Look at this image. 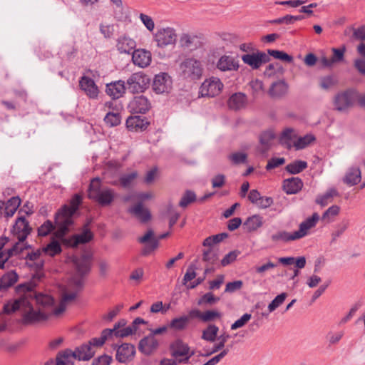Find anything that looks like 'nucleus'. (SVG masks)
<instances>
[{"label":"nucleus","mask_w":365,"mask_h":365,"mask_svg":"<svg viewBox=\"0 0 365 365\" xmlns=\"http://www.w3.org/2000/svg\"><path fill=\"white\" fill-rule=\"evenodd\" d=\"M76 297V293L65 294L59 306L54 308V299L52 297L27 289L19 297L6 303L4 305V312L10 314L19 312L24 324H34L47 319L51 315L61 314L66 309V304Z\"/></svg>","instance_id":"nucleus-1"},{"label":"nucleus","mask_w":365,"mask_h":365,"mask_svg":"<svg viewBox=\"0 0 365 365\" xmlns=\"http://www.w3.org/2000/svg\"><path fill=\"white\" fill-rule=\"evenodd\" d=\"M82 201L78 194H75L70 201V205H64L55 215V223L58 227L56 235L63 237L69 231V227L73 223V216L78 210Z\"/></svg>","instance_id":"nucleus-2"},{"label":"nucleus","mask_w":365,"mask_h":365,"mask_svg":"<svg viewBox=\"0 0 365 365\" xmlns=\"http://www.w3.org/2000/svg\"><path fill=\"white\" fill-rule=\"evenodd\" d=\"M116 196L113 190L102 187L98 178H94L91 180L89 189L88 197L96 201L101 206L110 205Z\"/></svg>","instance_id":"nucleus-3"},{"label":"nucleus","mask_w":365,"mask_h":365,"mask_svg":"<svg viewBox=\"0 0 365 365\" xmlns=\"http://www.w3.org/2000/svg\"><path fill=\"white\" fill-rule=\"evenodd\" d=\"M171 356L173 357V364H187L194 352L190 351V346L181 339H177L170 346Z\"/></svg>","instance_id":"nucleus-4"},{"label":"nucleus","mask_w":365,"mask_h":365,"mask_svg":"<svg viewBox=\"0 0 365 365\" xmlns=\"http://www.w3.org/2000/svg\"><path fill=\"white\" fill-rule=\"evenodd\" d=\"M181 75L190 80H197L202 75V66L200 61L195 58H187L180 65Z\"/></svg>","instance_id":"nucleus-5"},{"label":"nucleus","mask_w":365,"mask_h":365,"mask_svg":"<svg viewBox=\"0 0 365 365\" xmlns=\"http://www.w3.org/2000/svg\"><path fill=\"white\" fill-rule=\"evenodd\" d=\"M170 235V232H165L156 237L154 232L152 230H148L145 234L138 237V242L140 244H144L145 246L141 250L143 256H148L150 255L158 247L159 240H163Z\"/></svg>","instance_id":"nucleus-6"},{"label":"nucleus","mask_w":365,"mask_h":365,"mask_svg":"<svg viewBox=\"0 0 365 365\" xmlns=\"http://www.w3.org/2000/svg\"><path fill=\"white\" fill-rule=\"evenodd\" d=\"M223 83L220 78L212 76L205 79L199 88V97L214 98L222 91Z\"/></svg>","instance_id":"nucleus-7"},{"label":"nucleus","mask_w":365,"mask_h":365,"mask_svg":"<svg viewBox=\"0 0 365 365\" xmlns=\"http://www.w3.org/2000/svg\"><path fill=\"white\" fill-rule=\"evenodd\" d=\"M358 93L356 90L349 88L339 93L334 98L336 108L339 111H344L347 108L352 107L356 99Z\"/></svg>","instance_id":"nucleus-8"},{"label":"nucleus","mask_w":365,"mask_h":365,"mask_svg":"<svg viewBox=\"0 0 365 365\" xmlns=\"http://www.w3.org/2000/svg\"><path fill=\"white\" fill-rule=\"evenodd\" d=\"M150 81V78L142 72L133 73L127 80V88L133 93L145 90Z\"/></svg>","instance_id":"nucleus-9"},{"label":"nucleus","mask_w":365,"mask_h":365,"mask_svg":"<svg viewBox=\"0 0 365 365\" xmlns=\"http://www.w3.org/2000/svg\"><path fill=\"white\" fill-rule=\"evenodd\" d=\"M276 138L275 132L269 129L262 132L259 136V145L257 147V152L262 156H267V153L273 145Z\"/></svg>","instance_id":"nucleus-10"},{"label":"nucleus","mask_w":365,"mask_h":365,"mask_svg":"<svg viewBox=\"0 0 365 365\" xmlns=\"http://www.w3.org/2000/svg\"><path fill=\"white\" fill-rule=\"evenodd\" d=\"M172 88V81L166 73H160L155 76L152 89L156 94L168 93Z\"/></svg>","instance_id":"nucleus-11"},{"label":"nucleus","mask_w":365,"mask_h":365,"mask_svg":"<svg viewBox=\"0 0 365 365\" xmlns=\"http://www.w3.org/2000/svg\"><path fill=\"white\" fill-rule=\"evenodd\" d=\"M242 60L252 69H257L262 64L269 62L270 57L264 52L257 51L256 53L242 55Z\"/></svg>","instance_id":"nucleus-12"},{"label":"nucleus","mask_w":365,"mask_h":365,"mask_svg":"<svg viewBox=\"0 0 365 365\" xmlns=\"http://www.w3.org/2000/svg\"><path fill=\"white\" fill-rule=\"evenodd\" d=\"M131 114H145L151 108L150 101L144 96L133 98L128 105Z\"/></svg>","instance_id":"nucleus-13"},{"label":"nucleus","mask_w":365,"mask_h":365,"mask_svg":"<svg viewBox=\"0 0 365 365\" xmlns=\"http://www.w3.org/2000/svg\"><path fill=\"white\" fill-rule=\"evenodd\" d=\"M176 37L175 30L170 27L160 29L155 34V40L159 47H164L175 43Z\"/></svg>","instance_id":"nucleus-14"},{"label":"nucleus","mask_w":365,"mask_h":365,"mask_svg":"<svg viewBox=\"0 0 365 365\" xmlns=\"http://www.w3.org/2000/svg\"><path fill=\"white\" fill-rule=\"evenodd\" d=\"M114 349H116L115 359L120 363L130 361L135 354V346L129 343H124L120 346L115 345Z\"/></svg>","instance_id":"nucleus-15"},{"label":"nucleus","mask_w":365,"mask_h":365,"mask_svg":"<svg viewBox=\"0 0 365 365\" xmlns=\"http://www.w3.org/2000/svg\"><path fill=\"white\" fill-rule=\"evenodd\" d=\"M31 231V228L29 226V222L24 217L21 216L16 219L13 226V232L17 235L19 241L24 242Z\"/></svg>","instance_id":"nucleus-16"},{"label":"nucleus","mask_w":365,"mask_h":365,"mask_svg":"<svg viewBox=\"0 0 365 365\" xmlns=\"http://www.w3.org/2000/svg\"><path fill=\"white\" fill-rule=\"evenodd\" d=\"M79 86L88 97L92 99L97 98L99 90L92 78L86 76H82L79 80Z\"/></svg>","instance_id":"nucleus-17"},{"label":"nucleus","mask_w":365,"mask_h":365,"mask_svg":"<svg viewBox=\"0 0 365 365\" xmlns=\"http://www.w3.org/2000/svg\"><path fill=\"white\" fill-rule=\"evenodd\" d=\"M75 356L71 349H66L58 353L56 361L50 360L45 365H74Z\"/></svg>","instance_id":"nucleus-18"},{"label":"nucleus","mask_w":365,"mask_h":365,"mask_svg":"<svg viewBox=\"0 0 365 365\" xmlns=\"http://www.w3.org/2000/svg\"><path fill=\"white\" fill-rule=\"evenodd\" d=\"M150 122L143 115H129L126 120V127L130 131H143Z\"/></svg>","instance_id":"nucleus-19"},{"label":"nucleus","mask_w":365,"mask_h":365,"mask_svg":"<svg viewBox=\"0 0 365 365\" xmlns=\"http://www.w3.org/2000/svg\"><path fill=\"white\" fill-rule=\"evenodd\" d=\"M91 262L92 255L91 253H84L79 257H75L73 262L80 276L82 277L90 272Z\"/></svg>","instance_id":"nucleus-20"},{"label":"nucleus","mask_w":365,"mask_h":365,"mask_svg":"<svg viewBox=\"0 0 365 365\" xmlns=\"http://www.w3.org/2000/svg\"><path fill=\"white\" fill-rule=\"evenodd\" d=\"M216 67L221 71H236L239 68V61L235 57L223 55L217 62Z\"/></svg>","instance_id":"nucleus-21"},{"label":"nucleus","mask_w":365,"mask_h":365,"mask_svg":"<svg viewBox=\"0 0 365 365\" xmlns=\"http://www.w3.org/2000/svg\"><path fill=\"white\" fill-rule=\"evenodd\" d=\"M319 220V216L314 212L310 217L303 221L299 225V230L294 231L297 240L303 238L309 233V230L314 227Z\"/></svg>","instance_id":"nucleus-22"},{"label":"nucleus","mask_w":365,"mask_h":365,"mask_svg":"<svg viewBox=\"0 0 365 365\" xmlns=\"http://www.w3.org/2000/svg\"><path fill=\"white\" fill-rule=\"evenodd\" d=\"M151 53L145 49H137L133 51L132 60L135 65L140 68H145L150 65L151 62Z\"/></svg>","instance_id":"nucleus-23"},{"label":"nucleus","mask_w":365,"mask_h":365,"mask_svg":"<svg viewBox=\"0 0 365 365\" xmlns=\"http://www.w3.org/2000/svg\"><path fill=\"white\" fill-rule=\"evenodd\" d=\"M158 341L153 335L149 334L140 341L138 349L144 354L150 355L158 347Z\"/></svg>","instance_id":"nucleus-24"},{"label":"nucleus","mask_w":365,"mask_h":365,"mask_svg":"<svg viewBox=\"0 0 365 365\" xmlns=\"http://www.w3.org/2000/svg\"><path fill=\"white\" fill-rule=\"evenodd\" d=\"M125 86L123 81L119 80L106 85V92L113 99H118L125 92Z\"/></svg>","instance_id":"nucleus-25"},{"label":"nucleus","mask_w":365,"mask_h":365,"mask_svg":"<svg viewBox=\"0 0 365 365\" xmlns=\"http://www.w3.org/2000/svg\"><path fill=\"white\" fill-rule=\"evenodd\" d=\"M297 133L292 128H287L282 130L279 138V143L284 148L290 150L294 147L293 140L297 138Z\"/></svg>","instance_id":"nucleus-26"},{"label":"nucleus","mask_w":365,"mask_h":365,"mask_svg":"<svg viewBox=\"0 0 365 365\" xmlns=\"http://www.w3.org/2000/svg\"><path fill=\"white\" fill-rule=\"evenodd\" d=\"M91 222L88 221L83 226L82 232L80 234H77L73 236V246L76 247L79 244L88 243L93 238V234L89 228Z\"/></svg>","instance_id":"nucleus-27"},{"label":"nucleus","mask_w":365,"mask_h":365,"mask_svg":"<svg viewBox=\"0 0 365 365\" xmlns=\"http://www.w3.org/2000/svg\"><path fill=\"white\" fill-rule=\"evenodd\" d=\"M303 187V182L299 178L292 177L286 179L283 182V188L288 195L296 194L299 192Z\"/></svg>","instance_id":"nucleus-28"},{"label":"nucleus","mask_w":365,"mask_h":365,"mask_svg":"<svg viewBox=\"0 0 365 365\" xmlns=\"http://www.w3.org/2000/svg\"><path fill=\"white\" fill-rule=\"evenodd\" d=\"M247 103V96L242 93H236L232 94L227 102L229 108L235 111L245 108Z\"/></svg>","instance_id":"nucleus-29"},{"label":"nucleus","mask_w":365,"mask_h":365,"mask_svg":"<svg viewBox=\"0 0 365 365\" xmlns=\"http://www.w3.org/2000/svg\"><path fill=\"white\" fill-rule=\"evenodd\" d=\"M361 178V170L358 166L350 167L344 177L343 178V182L349 186H353L357 185Z\"/></svg>","instance_id":"nucleus-30"},{"label":"nucleus","mask_w":365,"mask_h":365,"mask_svg":"<svg viewBox=\"0 0 365 365\" xmlns=\"http://www.w3.org/2000/svg\"><path fill=\"white\" fill-rule=\"evenodd\" d=\"M128 212L143 223L149 221L151 217L150 211L144 207L141 202L130 207Z\"/></svg>","instance_id":"nucleus-31"},{"label":"nucleus","mask_w":365,"mask_h":365,"mask_svg":"<svg viewBox=\"0 0 365 365\" xmlns=\"http://www.w3.org/2000/svg\"><path fill=\"white\" fill-rule=\"evenodd\" d=\"M180 43L182 47L192 51L201 45L200 39L195 35L183 34L180 38Z\"/></svg>","instance_id":"nucleus-32"},{"label":"nucleus","mask_w":365,"mask_h":365,"mask_svg":"<svg viewBox=\"0 0 365 365\" xmlns=\"http://www.w3.org/2000/svg\"><path fill=\"white\" fill-rule=\"evenodd\" d=\"M4 217L7 220L16 212L21 205V199L19 197H12L6 202H4Z\"/></svg>","instance_id":"nucleus-33"},{"label":"nucleus","mask_w":365,"mask_h":365,"mask_svg":"<svg viewBox=\"0 0 365 365\" xmlns=\"http://www.w3.org/2000/svg\"><path fill=\"white\" fill-rule=\"evenodd\" d=\"M73 353L76 355L75 358L79 361L89 360L95 354V349L88 344H82L77 347Z\"/></svg>","instance_id":"nucleus-34"},{"label":"nucleus","mask_w":365,"mask_h":365,"mask_svg":"<svg viewBox=\"0 0 365 365\" xmlns=\"http://www.w3.org/2000/svg\"><path fill=\"white\" fill-rule=\"evenodd\" d=\"M135 46V41L126 36H120L118 38L116 45L118 50L120 53H130L131 52L133 53Z\"/></svg>","instance_id":"nucleus-35"},{"label":"nucleus","mask_w":365,"mask_h":365,"mask_svg":"<svg viewBox=\"0 0 365 365\" xmlns=\"http://www.w3.org/2000/svg\"><path fill=\"white\" fill-rule=\"evenodd\" d=\"M263 217L259 215H254L247 218L243 223V227L247 232L256 231L263 225Z\"/></svg>","instance_id":"nucleus-36"},{"label":"nucleus","mask_w":365,"mask_h":365,"mask_svg":"<svg viewBox=\"0 0 365 365\" xmlns=\"http://www.w3.org/2000/svg\"><path fill=\"white\" fill-rule=\"evenodd\" d=\"M43 253L42 249L36 250L27 254L26 259L28 261H31L33 263L30 264L31 267H34L35 269L38 271L43 269V260L41 259L40 257Z\"/></svg>","instance_id":"nucleus-37"},{"label":"nucleus","mask_w":365,"mask_h":365,"mask_svg":"<svg viewBox=\"0 0 365 365\" xmlns=\"http://www.w3.org/2000/svg\"><path fill=\"white\" fill-rule=\"evenodd\" d=\"M288 91V84L284 81H279L272 84L269 88V94L273 97L284 96Z\"/></svg>","instance_id":"nucleus-38"},{"label":"nucleus","mask_w":365,"mask_h":365,"mask_svg":"<svg viewBox=\"0 0 365 365\" xmlns=\"http://www.w3.org/2000/svg\"><path fill=\"white\" fill-rule=\"evenodd\" d=\"M270 238L271 240L274 242H288L290 241L297 240V237L294 232L289 233L284 230H280L272 234Z\"/></svg>","instance_id":"nucleus-39"},{"label":"nucleus","mask_w":365,"mask_h":365,"mask_svg":"<svg viewBox=\"0 0 365 365\" xmlns=\"http://www.w3.org/2000/svg\"><path fill=\"white\" fill-rule=\"evenodd\" d=\"M18 280V275L15 272H9L0 279L1 290H6L13 286Z\"/></svg>","instance_id":"nucleus-40"},{"label":"nucleus","mask_w":365,"mask_h":365,"mask_svg":"<svg viewBox=\"0 0 365 365\" xmlns=\"http://www.w3.org/2000/svg\"><path fill=\"white\" fill-rule=\"evenodd\" d=\"M339 192L335 188L329 189L324 194L318 195L316 198V203L321 206H326L331 202L334 197L338 196Z\"/></svg>","instance_id":"nucleus-41"},{"label":"nucleus","mask_w":365,"mask_h":365,"mask_svg":"<svg viewBox=\"0 0 365 365\" xmlns=\"http://www.w3.org/2000/svg\"><path fill=\"white\" fill-rule=\"evenodd\" d=\"M219 259L218 250L215 247L207 248L203 250L202 260L210 265L217 264Z\"/></svg>","instance_id":"nucleus-42"},{"label":"nucleus","mask_w":365,"mask_h":365,"mask_svg":"<svg viewBox=\"0 0 365 365\" xmlns=\"http://www.w3.org/2000/svg\"><path fill=\"white\" fill-rule=\"evenodd\" d=\"M218 331V327L210 324L202 330L201 339L207 341L214 342L217 339Z\"/></svg>","instance_id":"nucleus-43"},{"label":"nucleus","mask_w":365,"mask_h":365,"mask_svg":"<svg viewBox=\"0 0 365 365\" xmlns=\"http://www.w3.org/2000/svg\"><path fill=\"white\" fill-rule=\"evenodd\" d=\"M308 165L306 161L297 160L287 165L285 170L292 175L300 173L307 168Z\"/></svg>","instance_id":"nucleus-44"},{"label":"nucleus","mask_w":365,"mask_h":365,"mask_svg":"<svg viewBox=\"0 0 365 365\" xmlns=\"http://www.w3.org/2000/svg\"><path fill=\"white\" fill-rule=\"evenodd\" d=\"M316 140V138L312 134H307L304 136L299 137L294 142V147L296 150H302L311 145Z\"/></svg>","instance_id":"nucleus-45"},{"label":"nucleus","mask_w":365,"mask_h":365,"mask_svg":"<svg viewBox=\"0 0 365 365\" xmlns=\"http://www.w3.org/2000/svg\"><path fill=\"white\" fill-rule=\"evenodd\" d=\"M188 323L189 317L182 316L172 319L170 322L169 327L177 331H182L187 327Z\"/></svg>","instance_id":"nucleus-46"},{"label":"nucleus","mask_w":365,"mask_h":365,"mask_svg":"<svg viewBox=\"0 0 365 365\" xmlns=\"http://www.w3.org/2000/svg\"><path fill=\"white\" fill-rule=\"evenodd\" d=\"M109 336H111V330L109 329H106L102 331L101 336L100 337L91 339L88 341V344L93 347L94 349L96 347L101 346Z\"/></svg>","instance_id":"nucleus-47"},{"label":"nucleus","mask_w":365,"mask_h":365,"mask_svg":"<svg viewBox=\"0 0 365 365\" xmlns=\"http://www.w3.org/2000/svg\"><path fill=\"white\" fill-rule=\"evenodd\" d=\"M61 250H62L60 243L55 240H53L46 247L42 248V251L43 252L44 254L51 257H53L61 253Z\"/></svg>","instance_id":"nucleus-48"},{"label":"nucleus","mask_w":365,"mask_h":365,"mask_svg":"<svg viewBox=\"0 0 365 365\" xmlns=\"http://www.w3.org/2000/svg\"><path fill=\"white\" fill-rule=\"evenodd\" d=\"M104 106L106 114H120L123 110L122 105L116 99L106 102Z\"/></svg>","instance_id":"nucleus-49"},{"label":"nucleus","mask_w":365,"mask_h":365,"mask_svg":"<svg viewBox=\"0 0 365 365\" xmlns=\"http://www.w3.org/2000/svg\"><path fill=\"white\" fill-rule=\"evenodd\" d=\"M267 53L269 56H272L276 59H279L286 63H292L293 57L291 55L285 53L283 51L268 49Z\"/></svg>","instance_id":"nucleus-50"},{"label":"nucleus","mask_w":365,"mask_h":365,"mask_svg":"<svg viewBox=\"0 0 365 365\" xmlns=\"http://www.w3.org/2000/svg\"><path fill=\"white\" fill-rule=\"evenodd\" d=\"M227 158L232 164L239 165L245 163L247 161V155L244 152H235L230 154Z\"/></svg>","instance_id":"nucleus-51"},{"label":"nucleus","mask_w":365,"mask_h":365,"mask_svg":"<svg viewBox=\"0 0 365 365\" xmlns=\"http://www.w3.org/2000/svg\"><path fill=\"white\" fill-rule=\"evenodd\" d=\"M196 200V195L194 192L190 190H187L181 197V200L179 202V206L181 207H186L190 203L195 202Z\"/></svg>","instance_id":"nucleus-52"},{"label":"nucleus","mask_w":365,"mask_h":365,"mask_svg":"<svg viewBox=\"0 0 365 365\" xmlns=\"http://www.w3.org/2000/svg\"><path fill=\"white\" fill-rule=\"evenodd\" d=\"M287 296V294L285 292L277 295L268 305L269 313L274 312L277 308L282 304Z\"/></svg>","instance_id":"nucleus-53"},{"label":"nucleus","mask_w":365,"mask_h":365,"mask_svg":"<svg viewBox=\"0 0 365 365\" xmlns=\"http://www.w3.org/2000/svg\"><path fill=\"white\" fill-rule=\"evenodd\" d=\"M54 225L51 220H46L38 228V235L46 237L54 230Z\"/></svg>","instance_id":"nucleus-54"},{"label":"nucleus","mask_w":365,"mask_h":365,"mask_svg":"<svg viewBox=\"0 0 365 365\" xmlns=\"http://www.w3.org/2000/svg\"><path fill=\"white\" fill-rule=\"evenodd\" d=\"M222 314L217 310H207L202 312V322H210L217 319H220Z\"/></svg>","instance_id":"nucleus-55"},{"label":"nucleus","mask_w":365,"mask_h":365,"mask_svg":"<svg viewBox=\"0 0 365 365\" xmlns=\"http://www.w3.org/2000/svg\"><path fill=\"white\" fill-rule=\"evenodd\" d=\"M332 56L331 58V61L334 63H339L344 61V53L346 51L345 46H343L341 48H332Z\"/></svg>","instance_id":"nucleus-56"},{"label":"nucleus","mask_w":365,"mask_h":365,"mask_svg":"<svg viewBox=\"0 0 365 365\" xmlns=\"http://www.w3.org/2000/svg\"><path fill=\"white\" fill-rule=\"evenodd\" d=\"M251 318L252 315L250 314L245 313L231 325V329L236 330L244 327L251 319Z\"/></svg>","instance_id":"nucleus-57"},{"label":"nucleus","mask_w":365,"mask_h":365,"mask_svg":"<svg viewBox=\"0 0 365 365\" xmlns=\"http://www.w3.org/2000/svg\"><path fill=\"white\" fill-rule=\"evenodd\" d=\"M285 163V159L284 158H272L267 162L265 167L267 170H270L279 167Z\"/></svg>","instance_id":"nucleus-58"},{"label":"nucleus","mask_w":365,"mask_h":365,"mask_svg":"<svg viewBox=\"0 0 365 365\" xmlns=\"http://www.w3.org/2000/svg\"><path fill=\"white\" fill-rule=\"evenodd\" d=\"M139 18L149 31H153L155 28V23L150 16L141 13L140 14Z\"/></svg>","instance_id":"nucleus-59"},{"label":"nucleus","mask_w":365,"mask_h":365,"mask_svg":"<svg viewBox=\"0 0 365 365\" xmlns=\"http://www.w3.org/2000/svg\"><path fill=\"white\" fill-rule=\"evenodd\" d=\"M136 177L137 173L135 172L124 175L120 178V183L123 187H128L131 185Z\"/></svg>","instance_id":"nucleus-60"},{"label":"nucleus","mask_w":365,"mask_h":365,"mask_svg":"<svg viewBox=\"0 0 365 365\" xmlns=\"http://www.w3.org/2000/svg\"><path fill=\"white\" fill-rule=\"evenodd\" d=\"M239 252L237 251H232L227 254L221 260V265L222 267H226L235 261L238 256Z\"/></svg>","instance_id":"nucleus-61"},{"label":"nucleus","mask_w":365,"mask_h":365,"mask_svg":"<svg viewBox=\"0 0 365 365\" xmlns=\"http://www.w3.org/2000/svg\"><path fill=\"white\" fill-rule=\"evenodd\" d=\"M344 336L343 331L329 332L327 338L330 345L336 344Z\"/></svg>","instance_id":"nucleus-62"},{"label":"nucleus","mask_w":365,"mask_h":365,"mask_svg":"<svg viewBox=\"0 0 365 365\" xmlns=\"http://www.w3.org/2000/svg\"><path fill=\"white\" fill-rule=\"evenodd\" d=\"M354 67L361 76H365V58H357L354 61Z\"/></svg>","instance_id":"nucleus-63"},{"label":"nucleus","mask_w":365,"mask_h":365,"mask_svg":"<svg viewBox=\"0 0 365 365\" xmlns=\"http://www.w3.org/2000/svg\"><path fill=\"white\" fill-rule=\"evenodd\" d=\"M112 357L104 354L95 359L92 362V365H110Z\"/></svg>","instance_id":"nucleus-64"}]
</instances>
